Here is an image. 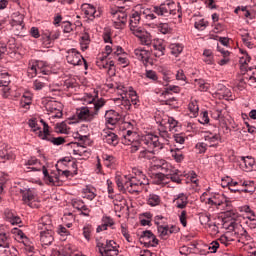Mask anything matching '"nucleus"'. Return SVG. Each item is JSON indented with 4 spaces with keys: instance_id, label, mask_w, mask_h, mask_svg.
I'll return each instance as SVG.
<instances>
[{
    "instance_id": "nucleus-11",
    "label": "nucleus",
    "mask_w": 256,
    "mask_h": 256,
    "mask_svg": "<svg viewBox=\"0 0 256 256\" xmlns=\"http://www.w3.org/2000/svg\"><path fill=\"white\" fill-rule=\"evenodd\" d=\"M15 152L6 144L0 146V163H7V161H15Z\"/></svg>"
},
{
    "instance_id": "nucleus-2",
    "label": "nucleus",
    "mask_w": 256,
    "mask_h": 256,
    "mask_svg": "<svg viewBox=\"0 0 256 256\" xmlns=\"http://www.w3.org/2000/svg\"><path fill=\"white\" fill-rule=\"evenodd\" d=\"M154 171L160 170V172L153 174L156 183L159 185L161 183H167L169 177L175 174V171L171 168L165 160H158L156 164L152 166Z\"/></svg>"
},
{
    "instance_id": "nucleus-54",
    "label": "nucleus",
    "mask_w": 256,
    "mask_h": 256,
    "mask_svg": "<svg viewBox=\"0 0 256 256\" xmlns=\"http://www.w3.org/2000/svg\"><path fill=\"white\" fill-rule=\"evenodd\" d=\"M199 220L201 225H205V227H209V225H211V218L207 214H201Z\"/></svg>"
},
{
    "instance_id": "nucleus-31",
    "label": "nucleus",
    "mask_w": 256,
    "mask_h": 256,
    "mask_svg": "<svg viewBox=\"0 0 256 256\" xmlns=\"http://www.w3.org/2000/svg\"><path fill=\"white\" fill-rule=\"evenodd\" d=\"M139 157L140 159H148L149 161H153L154 163H157L158 161L155 157V153L147 150H141Z\"/></svg>"
},
{
    "instance_id": "nucleus-46",
    "label": "nucleus",
    "mask_w": 256,
    "mask_h": 256,
    "mask_svg": "<svg viewBox=\"0 0 256 256\" xmlns=\"http://www.w3.org/2000/svg\"><path fill=\"white\" fill-rule=\"evenodd\" d=\"M96 65L100 69H108L109 62H107V57H105V56L99 57L98 60L96 61Z\"/></svg>"
},
{
    "instance_id": "nucleus-3",
    "label": "nucleus",
    "mask_w": 256,
    "mask_h": 256,
    "mask_svg": "<svg viewBox=\"0 0 256 256\" xmlns=\"http://www.w3.org/2000/svg\"><path fill=\"white\" fill-rule=\"evenodd\" d=\"M179 5L175 2H168L154 7V13L165 19H175V17L181 18V12H179Z\"/></svg>"
},
{
    "instance_id": "nucleus-55",
    "label": "nucleus",
    "mask_w": 256,
    "mask_h": 256,
    "mask_svg": "<svg viewBox=\"0 0 256 256\" xmlns=\"http://www.w3.org/2000/svg\"><path fill=\"white\" fill-rule=\"evenodd\" d=\"M51 31L46 30L44 31L43 35H42V39H43V43L44 45H51Z\"/></svg>"
},
{
    "instance_id": "nucleus-43",
    "label": "nucleus",
    "mask_w": 256,
    "mask_h": 256,
    "mask_svg": "<svg viewBox=\"0 0 256 256\" xmlns=\"http://www.w3.org/2000/svg\"><path fill=\"white\" fill-rule=\"evenodd\" d=\"M24 16L20 14L19 12H15L12 15V20H11V25H20L24 24L23 23Z\"/></svg>"
},
{
    "instance_id": "nucleus-29",
    "label": "nucleus",
    "mask_w": 256,
    "mask_h": 256,
    "mask_svg": "<svg viewBox=\"0 0 256 256\" xmlns=\"http://www.w3.org/2000/svg\"><path fill=\"white\" fill-rule=\"evenodd\" d=\"M219 135L215 134V135H211V136H206L205 137V141H206V145L208 147H217V145H219Z\"/></svg>"
},
{
    "instance_id": "nucleus-18",
    "label": "nucleus",
    "mask_w": 256,
    "mask_h": 256,
    "mask_svg": "<svg viewBox=\"0 0 256 256\" xmlns=\"http://www.w3.org/2000/svg\"><path fill=\"white\" fill-rule=\"evenodd\" d=\"M66 59L70 65H79V62L81 61V54H79L77 50L72 49L67 52Z\"/></svg>"
},
{
    "instance_id": "nucleus-51",
    "label": "nucleus",
    "mask_w": 256,
    "mask_h": 256,
    "mask_svg": "<svg viewBox=\"0 0 256 256\" xmlns=\"http://www.w3.org/2000/svg\"><path fill=\"white\" fill-rule=\"evenodd\" d=\"M158 31L163 35H167V33H171V27H169V24L167 23H161L158 26Z\"/></svg>"
},
{
    "instance_id": "nucleus-47",
    "label": "nucleus",
    "mask_w": 256,
    "mask_h": 256,
    "mask_svg": "<svg viewBox=\"0 0 256 256\" xmlns=\"http://www.w3.org/2000/svg\"><path fill=\"white\" fill-rule=\"evenodd\" d=\"M98 247H99V253L101 254V256H103L107 253L108 250L111 251L114 249V247H117V246H110L107 243L104 246L102 243H98Z\"/></svg>"
},
{
    "instance_id": "nucleus-40",
    "label": "nucleus",
    "mask_w": 256,
    "mask_h": 256,
    "mask_svg": "<svg viewBox=\"0 0 256 256\" xmlns=\"http://www.w3.org/2000/svg\"><path fill=\"white\" fill-rule=\"evenodd\" d=\"M14 35H23L25 33V24H11Z\"/></svg>"
},
{
    "instance_id": "nucleus-44",
    "label": "nucleus",
    "mask_w": 256,
    "mask_h": 256,
    "mask_svg": "<svg viewBox=\"0 0 256 256\" xmlns=\"http://www.w3.org/2000/svg\"><path fill=\"white\" fill-rule=\"evenodd\" d=\"M82 193L84 199H88L89 201H93V199H95V192H93V190L89 188V186L84 188Z\"/></svg>"
},
{
    "instance_id": "nucleus-36",
    "label": "nucleus",
    "mask_w": 256,
    "mask_h": 256,
    "mask_svg": "<svg viewBox=\"0 0 256 256\" xmlns=\"http://www.w3.org/2000/svg\"><path fill=\"white\" fill-rule=\"evenodd\" d=\"M242 185L243 187H246L245 189H242L244 193H255L256 184L253 181H245Z\"/></svg>"
},
{
    "instance_id": "nucleus-20",
    "label": "nucleus",
    "mask_w": 256,
    "mask_h": 256,
    "mask_svg": "<svg viewBox=\"0 0 256 256\" xmlns=\"http://www.w3.org/2000/svg\"><path fill=\"white\" fill-rule=\"evenodd\" d=\"M65 177H73V175H77V163L73 160H68V162L65 165Z\"/></svg>"
},
{
    "instance_id": "nucleus-41",
    "label": "nucleus",
    "mask_w": 256,
    "mask_h": 256,
    "mask_svg": "<svg viewBox=\"0 0 256 256\" xmlns=\"http://www.w3.org/2000/svg\"><path fill=\"white\" fill-rule=\"evenodd\" d=\"M246 79H248L249 81H251V83H253V81H255L256 83V67H247L246 68Z\"/></svg>"
},
{
    "instance_id": "nucleus-26",
    "label": "nucleus",
    "mask_w": 256,
    "mask_h": 256,
    "mask_svg": "<svg viewBox=\"0 0 256 256\" xmlns=\"http://www.w3.org/2000/svg\"><path fill=\"white\" fill-rule=\"evenodd\" d=\"M78 118L82 121H91V119H93V114H91L88 107H83L78 112Z\"/></svg>"
},
{
    "instance_id": "nucleus-30",
    "label": "nucleus",
    "mask_w": 256,
    "mask_h": 256,
    "mask_svg": "<svg viewBox=\"0 0 256 256\" xmlns=\"http://www.w3.org/2000/svg\"><path fill=\"white\" fill-rule=\"evenodd\" d=\"M40 123L43 125V131H38V137L45 140L47 137H49V124H47V122H45L43 119L40 120Z\"/></svg>"
},
{
    "instance_id": "nucleus-32",
    "label": "nucleus",
    "mask_w": 256,
    "mask_h": 256,
    "mask_svg": "<svg viewBox=\"0 0 256 256\" xmlns=\"http://www.w3.org/2000/svg\"><path fill=\"white\" fill-rule=\"evenodd\" d=\"M32 99L33 95H31L30 93H25L20 100L21 107H23L24 109H29V105H31Z\"/></svg>"
},
{
    "instance_id": "nucleus-14",
    "label": "nucleus",
    "mask_w": 256,
    "mask_h": 256,
    "mask_svg": "<svg viewBox=\"0 0 256 256\" xmlns=\"http://www.w3.org/2000/svg\"><path fill=\"white\" fill-rule=\"evenodd\" d=\"M44 67H45V62L43 61H38L33 64H30L28 68V74L31 77H36L37 73H42L43 75H47V72L45 71V69H43Z\"/></svg>"
},
{
    "instance_id": "nucleus-61",
    "label": "nucleus",
    "mask_w": 256,
    "mask_h": 256,
    "mask_svg": "<svg viewBox=\"0 0 256 256\" xmlns=\"http://www.w3.org/2000/svg\"><path fill=\"white\" fill-rule=\"evenodd\" d=\"M45 87V83L40 80H35L33 82V89L34 91H41Z\"/></svg>"
},
{
    "instance_id": "nucleus-50",
    "label": "nucleus",
    "mask_w": 256,
    "mask_h": 256,
    "mask_svg": "<svg viewBox=\"0 0 256 256\" xmlns=\"http://www.w3.org/2000/svg\"><path fill=\"white\" fill-rule=\"evenodd\" d=\"M174 141L180 146L176 148V151H181L183 149V143H185V138L179 134L174 135Z\"/></svg>"
},
{
    "instance_id": "nucleus-13",
    "label": "nucleus",
    "mask_w": 256,
    "mask_h": 256,
    "mask_svg": "<svg viewBox=\"0 0 256 256\" xmlns=\"http://www.w3.org/2000/svg\"><path fill=\"white\" fill-rule=\"evenodd\" d=\"M94 93H95L94 96L91 94H86L84 101L88 105H91V103H94V111H95V115H97V113L99 112V109H101V107H104L105 99L100 98L98 101L95 102V97H97V92L94 91Z\"/></svg>"
},
{
    "instance_id": "nucleus-53",
    "label": "nucleus",
    "mask_w": 256,
    "mask_h": 256,
    "mask_svg": "<svg viewBox=\"0 0 256 256\" xmlns=\"http://www.w3.org/2000/svg\"><path fill=\"white\" fill-rule=\"evenodd\" d=\"M240 63L241 65V70L243 71V69L246 70L247 67H251L249 66V63H251V56H249V54H246V58H240Z\"/></svg>"
},
{
    "instance_id": "nucleus-49",
    "label": "nucleus",
    "mask_w": 256,
    "mask_h": 256,
    "mask_svg": "<svg viewBox=\"0 0 256 256\" xmlns=\"http://www.w3.org/2000/svg\"><path fill=\"white\" fill-rule=\"evenodd\" d=\"M127 176H124V179L121 177H117L116 179V185L120 191H123L124 189H127V186H125V182L128 181Z\"/></svg>"
},
{
    "instance_id": "nucleus-57",
    "label": "nucleus",
    "mask_w": 256,
    "mask_h": 256,
    "mask_svg": "<svg viewBox=\"0 0 256 256\" xmlns=\"http://www.w3.org/2000/svg\"><path fill=\"white\" fill-rule=\"evenodd\" d=\"M71 205L72 207H74V209H78V211H81L83 209V207L85 206V204L83 203V201L81 200H76V199H73L71 201Z\"/></svg>"
},
{
    "instance_id": "nucleus-48",
    "label": "nucleus",
    "mask_w": 256,
    "mask_h": 256,
    "mask_svg": "<svg viewBox=\"0 0 256 256\" xmlns=\"http://www.w3.org/2000/svg\"><path fill=\"white\" fill-rule=\"evenodd\" d=\"M0 247H3V249L9 247V238L6 233H0Z\"/></svg>"
},
{
    "instance_id": "nucleus-39",
    "label": "nucleus",
    "mask_w": 256,
    "mask_h": 256,
    "mask_svg": "<svg viewBox=\"0 0 256 256\" xmlns=\"http://www.w3.org/2000/svg\"><path fill=\"white\" fill-rule=\"evenodd\" d=\"M43 103L45 104V109L48 111V113H54V111H57V108L55 107V101L44 99Z\"/></svg>"
},
{
    "instance_id": "nucleus-38",
    "label": "nucleus",
    "mask_w": 256,
    "mask_h": 256,
    "mask_svg": "<svg viewBox=\"0 0 256 256\" xmlns=\"http://www.w3.org/2000/svg\"><path fill=\"white\" fill-rule=\"evenodd\" d=\"M153 49L155 57H163L165 55V46L163 44H154Z\"/></svg>"
},
{
    "instance_id": "nucleus-42",
    "label": "nucleus",
    "mask_w": 256,
    "mask_h": 256,
    "mask_svg": "<svg viewBox=\"0 0 256 256\" xmlns=\"http://www.w3.org/2000/svg\"><path fill=\"white\" fill-rule=\"evenodd\" d=\"M158 233L161 239H167V235H169V233H173V231L171 229L169 230V226H159Z\"/></svg>"
},
{
    "instance_id": "nucleus-9",
    "label": "nucleus",
    "mask_w": 256,
    "mask_h": 256,
    "mask_svg": "<svg viewBox=\"0 0 256 256\" xmlns=\"http://www.w3.org/2000/svg\"><path fill=\"white\" fill-rule=\"evenodd\" d=\"M141 17L139 11H136L130 17V30L136 37L143 35V28H141Z\"/></svg>"
},
{
    "instance_id": "nucleus-22",
    "label": "nucleus",
    "mask_w": 256,
    "mask_h": 256,
    "mask_svg": "<svg viewBox=\"0 0 256 256\" xmlns=\"http://www.w3.org/2000/svg\"><path fill=\"white\" fill-rule=\"evenodd\" d=\"M14 234L16 235V240L19 241V243H23L25 247L31 246V241H29V238H27L25 233H23L21 230L15 228Z\"/></svg>"
},
{
    "instance_id": "nucleus-28",
    "label": "nucleus",
    "mask_w": 256,
    "mask_h": 256,
    "mask_svg": "<svg viewBox=\"0 0 256 256\" xmlns=\"http://www.w3.org/2000/svg\"><path fill=\"white\" fill-rule=\"evenodd\" d=\"M6 219L11 223V225H21V218L11 211L5 212Z\"/></svg>"
},
{
    "instance_id": "nucleus-10",
    "label": "nucleus",
    "mask_w": 256,
    "mask_h": 256,
    "mask_svg": "<svg viewBox=\"0 0 256 256\" xmlns=\"http://www.w3.org/2000/svg\"><path fill=\"white\" fill-rule=\"evenodd\" d=\"M112 21L116 29H121L125 23H127V12L116 10L111 11Z\"/></svg>"
},
{
    "instance_id": "nucleus-16",
    "label": "nucleus",
    "mask_w": 256,
    "mask_h": 256,
    "mask_svg": "<svg viewBox=\"0 0 256 256\" xmlns=\"http://www.w3.org/2000/svg\"><path fill=\"white\" fill-rule=\"evenodd\" d=\"M241 159V164L240 167L246 171V172H250L253 171V167H255V158L251 157V156H242L240 157Z\"/></svg>"
},
{
    "instance_id": "nucleus-34",
    "label": "nucleus",
    "mask_w": 256,
    "mask_h": 256,
    "mask_svg": "<svg viewBox=\"0 0 256 256\" xmlns=\"http://www.w3.org/2000/svg\"><path fill=\"white\" fill-rule=\"evenodd\" d=\"M147 203L150 207H157L161 203V198L157 194H150Z\"/></svg>"
},
{
    "instance_id": "nucleus-6",
    "label": "nucleus",
    "mask_w": 256,
    "mask_h": 256,
    "mask_svg": "<svg viewBox=\"0 0 256 256\" xmlns=\"http://www.w3.org/2000/svg\"><path fill=\"white\" fill-rule=\"evenodd\" d=\"M9 85H11V75H9V72L0 65V91L2 93V97H9L11 91V87Z\"/></svg>"
},
{
    "instance_id": "nucleus-64",
    "label": "nucleus",
    "mask_w": 256,
    "mask_h": 256,
    "mask_svg": "<svg viewBox=\"0 0 256 256\" xmlns=\"http://www.w3.org/2000/svg\"><path fill=\"white\" fill-rule=\"evenodd\" d=\"M117 247H119V246L112 248V250H107V253L102 256H117V255H119V249H117Z\"/></svg>"
},
{
    "instance_id": "nucleus-33",
    "label": "nucleus",
    "mask_w": 256,
    "mask_h": 256,
    "mask_svg": "<svg viewBox=\"0 0 256 256\" xmlns=\"http://www.w3.org/2000/svg\"><path fill=\"white\" fill-rule=\"evenodd\" d=\"M82 9H83L85 15H87V17H95V14L97 13L95 6H93L91 4H83Z\"/></svg>"
},
{
    "instance_id": "nucleus-60",
    "label": "nucleus",
    "mask_w": 256,
    "mask_h": 256,
    "mask_svg": "<svg viewBox=\"0 0 256 256\" xmlns=\"http://www.w3.org/2000/svg\"><path fill=\"white\" fill-rule=\"evenodd\" d=\"M82 42V49H88L89 45V34L85 33L81 36Z\"/></svg>"
},
{
    "instance_id": "nucleus-7",
    "label": "nucleus",
    "mask_w": 256,
    "mask_h": 256,
    "mask_svg": "<svg viewBox=\"0 0 256 256\" xmlns=\"http://www.w3.org/2000/svg\"><path fill=\"white\" fill-rule=\"evenodd\" d=\"M20 193H22V199L28 207H31V209H38L40 207L41 204L37 201L35 189H20Z\"/></svg>"
},
{
    "instance_id": "nucleus-19",
    "label": "nucleus",
    "mask_w": 256,
    "mask_h": 256,
    "mask_svg": "<svg viewBox=\"0 0 256 256\" xmlns=\"http://www.w3.org/2000/svg\"><path fill=\"white\" fill-rule=\"evenodd\" d=\"M68 151H70V155H71V151L73 153V155H83V153H85V146L79 145V143L77 142H70L66 145Z\"/></svg>"
},
{
    "instance_id": "nucleus-23",
    "label": "nucleus",
    "mask_w": 256,
    "mask_h": 256,
    "mask_svg": "<svg viewBox=\"0 0 256 256\" xmlns=\"http://www.w3.org/2000/svg\"><path fill=\"white\" fill-rule=\"evenodd\" d=\"M106 125H117L119 123V116L115 111H107L105 115Z\"/></svg>"
},
{
    "instance_id": "nucleus-21",
    "label": "nucleus",
    "mask_w": 256,
    "mask_h": 256,
    "mask_svg": "<svg viewBox=\"0 0 256 256\" xmlns=\"http://www.w3.org/2000/svg\"><path fill=\"white\" fill-rule=\"evenodd\" d=\"M174 203L177 209H185L189 205V199L184 193H181L174 199Z\"/></svg>"
},
{
    "instance_id": "nucleus-37",
    "label": "nucleus",
    "mask_w": 256,
    "mask_h": 256,
    "mask_svg": "<svg viewBox=\"0 0 256 256\" xmlns=\"http://www.w3.org/2000/svg\"><path fill=\"white\" fill-rule=\"evenodd\" d=\"M170 51L172 55L178 57L181 55V53H183V46L181 44H171Z\"/></svg>"
},
{
    "instance_id": "nucleus-45",
    "label": "nucleus",
    "mask_w": 256,
    "mask_h": 256,
    "mask_svg": "<svg viewBox=\"0 0 256 256\" xmlns=\"http://www.w3.org/2000/svg\"><path fill=\"white\" fill-rule=\"evenodd\" d=\"M196 86L199 88V91H209V84L205 83L203 79H196L195 80Z\"/></svg>"
},
{
    "instance_id": "nucleus-58",
    "label": "nucleus",
    "mask_w": 256,
    "mask_h": 256,
    "mask_svg": "<svg viewBox=\"0 0 256 256\" xmlns=\"http://www.w3.org/2000/svg\"><path fill=\"white\" fill-rule=\"evenodd\" d=\"M28 125H29V127H31L32 128V131L34 132V133H37V135H39V131H40V127H39V125L37 124V121H35V120H29L28 121Z\"/></svg>"
},
{
    "instance_id": "nucleus-8",
    "label": "nucleus",
    "mask_w": 256,
    "mask_h": 256,
    "mask_svg": "<svg viewBox=\"0 0 256 256\" xmlns=\"http://www.w3.org/2000/svg\"><path fill=\"white\" fill-rule=\"evenodd\" d=\"M169 133L167 131H162L159 133V136L149 134L148 141H150V145L153 147H159V149H163V145H167L169 143Z\"/></svg>"
},
{
    "instance_id": "nucleus-63",
    "label": "nucleus",
    "mask_w": 256,
    "mask_h": 256,
    "mask_svg": "<svg viewBox=\"0 0 256 256\" xmlns=\"http://www.w3.org/2000/svg\"><path fill=\"white\" fill-rule=\"evenodd\" d=\"M210 161L214 165H221V163H223V158H221V156H219V155H215V156L210 157Z\"/></svg>"
},
{
    "instance_id": "nucleus-25",
    "label": "nucleus",
    "mask_w": 256,
    "mask_h": 256,
    "mask_svg": "<svg viewBox=\"0 0 256 256\" xmlns=\"http://www.w3.org/2000/svg\"><path fill=\"white\" fill-rule=\"evenodd\" d=\"M229 229L230 231H234L235 235H238L239 237H243V235L247 233V230H245L241 224L235 222H231Z\"/></svg>"
},
{
    "instance_id": "nucleus-17",
    "label": "nucleus",
    "mask_w": 256,
    "mask_h": 256,
    "mask_svg": "<svg viewBox=\"0 0 256 256\" xmlns=\"http://www.w3.org/2000/svg\"><path fill=\"white\" fill-rule=\"evenodd\" d=\"M55 238L53 237V230L50 231H40V241L43 247H48V245H51Z\"/></svg>"
},
{
    "instance_id": "nucleus-24",
    "label": "nucleus",
    "mask_w": 256,
    "mask_h": 256,
    "mask_svg": "<svg viewBox=\"0 0 256 256\" xmlns=\"http://www.w3.org/2000/svg\"><path fill=\"white\" fill-rule=\"evenodd\" d=\"M114 210L117 211H123V209H127L129 211V206H127V201L123 199L121 196L118 198L114 199Z\"/></svg>"
},
{
    "instance_id": "nucleus-35",
    "label": "nucleus",
    "mask_w": 256,
    "mask_h": 256,
    "mask_svg": "<svg viewBox=\"0 0 256 256\" xmlns=\"http://www.w3.org/2000/svg\"><path fill=\"white\" fill-rule=\"evenodd\" d=\"M104 137H105V141H106V143H108V145H114V146L117 145L118 141H117V135H115V133L106 132Z\"/></svg>"
},
{
    "instance_id": "nucleus-12",
    "label": "nucleus",
    "mask_w": 256,
    "mask_h": 256,
    "mask_svg": "<svg viewBox=\"0 0 256 256\" xmlns=\"http://www.w3.org/2000/svg\"><path fill=\"white\" fill-rule=\"evenodd\" d=\"M140 243L150 245L151 247H156L159 244V240H157L153 232L147 230L142 232V235L140 236Z\"/></svg>"
},
{
    "instance_id": "nucleus-5",
    "label": "nucleus",
    "mask_w": 256,
    "mask_h": 256,
    "mask_svg": "<svg viewBox=\"0 0 256 256\" xmlns=\"http://www.w3.org/2000/svg\"><path fill=\"white\" fill-rule=\"evenodd\" d=\"M212 117L219 123V127H221L223 133L227 135L228 133H231V129L229 128V119H231V116H229V113L227 111L223 110H214L212 112Z\"/></svg>"
},
{
    "instance_id": "nucleus-4",
    "label": "nucleus",
    "mask_w": 256,
    "mask_h": 256,
    "mask_svg": "<svg viewBox=\"0 0 256 256\" xmlns=\"http://www.w3.org/2000/svg\"><path fill=\"white\" fill-rule=\"evenodd\" d=\"M143 185H149V181L140 173L137 177H129L125 187L130 193H139Z\"/></svg>"
},
{
    "instance_id": "nucleus-62",
    "label": "nucleus",
    "mask_w": 256,
    "mask_h": 256,
    "mask_svg": "<svg viewBox=\"0 0 256 256\" xmlns=\"http://www.w3.org/2000/svg\"><path fill=\"white\" fill-rule=\"evenodd\" d=\"M83 235L87 241L91 240V225H87L83 228Z\"/></svg>"
},
{
    "instance_id": "nucleus-1",
    "label": "nucleus",
    "mask_w": 256,
    "mask_h": 256,
    "mask_svg": "<svg viewBox=\"0 0 256 256\" xmlns=\"http://www.w3.org/2000/svg\"><path fill=\"white\" fill-rule=\"evenodd\" d=\"M28 171H41L43 173V178L45 183H50L52 185H59V181H61V177L65 175V158H61L56 163V170L58 174L55 173H49V169L45 166H35V165H41L39 160L36 158H31L25 163Z\"/></svg>"
},
{
    "instance_id": "nucleus-27",
    "label": "nucleus",
    "mask_w": 256,
    "mask_h": 256,
    "mask_svg": "<svg viewBox=\"0 0 256 256\" xmlns=\"http://www.w3.org/2000/svg\"><path fill=\"white\" fill-rule=\"evenodd\" d=\"M134 53L138 59H141L144 63H149V58L151 57V53L149 51L136 49Z\"/></svg>"
},
{
    "instance_id": "nucleus-15",
    "label": "nucleus",
    "mask_w": 256,
    "mask_h": 256,
    "mask_svg": "<svg viewBox=\"0 0 256 256\" xmlns=\"http://www.w3.org/2000/svg\"><path fill=\"white\" fill-rule=\"evenodd\" d=\"M38 231H53L51 216H43L38 222Z\"/></svg>"
},
{
    "instance_id": "nucleus-56",
    "label": "nucleus",
    "mask_w": 256,
    "mask_h": 256,
    "mask_svg": "<svg viewBox=\"0 0 256 256\" xmlns=\"http://www.w3.org/2000/svg\"><path fill=\"white\" fill-rule=\"evenodd\" d=\"M219 95H221L224 99H229L231 97V90H229L227 87L222 86L220 89V92H218Z\"/></svg>"
},
{
    "instance_id": "nucleus-52",
    "label": "nucleus",
    "mask_w": 256,
    "mask_h": 256,
    "mask_svg": "<svg viewBox=\"0 0 256 256\" xmlns=\"http://www.w3.org/2000/svg\"><path fill=\"white\" fill-rule=\"evenodd\" d=\"M188 109L190 113H193V115H197V113H199V104H197V100L192 101L189 104Z\"/></svg>"
},
{
    "instance_id": "nucleus-59",
    "label": "nucleus",
    "mask_w": 256,
    "mask_h": 256,
    "mask_svg": "<svg viewBox=\"0 0 256 256\" xmlns=\"http://www.w3.org/2000/svg\"><path fill=\"white\" fill-rule=\"evenodd\" d=\"M239 241L244 243V245H249V243L253 241V238H251V236H249V234L246 232V234L239 237Z\"/></svg>"
}]
</instances>
